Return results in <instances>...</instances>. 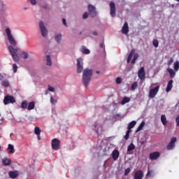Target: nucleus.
<instances>
[{
    "instance_id": "1",
    "label": "nucleus",
    "mask_w": 179,
    "mask_h": 179,
    "mask_svg": "<svg viewBox=\"0 0 179 179\" xmlns=\"http://www.w3.org/2000/svg\"><path fill=\"white\" fill-rule=\"evenodd\" d=\"M92 75H93V71L90 69H85L83 72V84L85 87L89 86L90 80L92 79Z\"/></svg>"
},
{
    "instance_id": "2",
    "label": "nucleus",
    "mask_w": 179,
    "mask_h": 179,
    "mask_svg": "<svg viewBox=\"0 0 179 179\" xmlns=\"http://www.w3.org/2000/svg\"><path fill=\"white\" fill-rule=\"evenodd\" d=\"M8 51H10L13 60L15 62H19L20 58H19V56L17 55V52H19V51H20V48H17L15 49V48H13V46L9 45L8 46Z\"/></svg>"
},
{
    "instance_id": "3",
    "label": "nucleus",
    "mask_w": 179,
    "mask_h": 179,
    "mask_svg": "<svg viewBox=\"0 0 179 179\" xmlns=\"http://www.w3.org/2000/svg\"><path fill=\"white\" fill-rule=\"evenodd\" d=\"M6 33L7 34L8 40L11 44V45H16L17 43L16 41H15V38H13V36H12V34L10 33V29L7 28L6 29Z\"/></svg>"
},
{
    "instance_id": "4",
    "label": "nucleus",
    "mask_w": 179,
    "mask_h": 179,
    "mask_svg": "<svg viewBox=\"0 0 179 179\" xmlns=\"http://www.w3.org/2000/svg\"><path fill=\"white\" fill-rule=\"evenodd\" d=\"M51 145L53 150H59L61 149V141L57 138L52 140Z\"/></svg>"
},
{
    "instance_id": "5",
    "label": "nucleus",
    "mask_w": 179,
    "mask_h": 179,
    "mask_svg": "<svg viewBox=\"0 0 179 179\" xmlns=\"http://www.w3.org/2000/svg\"><path fill=\"white\" fill-rule=\"evenodd\" d=\"M88 12L91 17H96V16H97V11H96V7H94V6L92 4L88 5Z\"/></svg>"
},
{
    "instance_id": "6",
    "label": "nucleus",
    "mask_w": 179,
    "mask_h": 179,
    "mask_svg": "<svg viewBox=\"0 0 179 179\" xmlns=\"http://www.w3.org/2000/svg\"><path fill=\"white\" fill-rule=\"evenodd\" d=\"M9 103H10L11 104H13V103H16V99H15V97L10 95H7L3 99V104L6 106L9 104Z\"/></svg>"
},
{
    "instance_id": "7",
    "label": "nucleus",
    "mask_w": 179,
    "mask_h": 179,
    "mask_svg": "<svg viewBox=\"0 0 179 179\" xmlns=\"http://www.w3.org/2000/svg\"><path fill=\"white\" fill-rule=\"evenodd\" d=\"M39 28L41 30V36L43 37H47V34L48 33V31H47V28H45V26L44 25V22L41 21L39 22Z\"/></svg>"
},
{
    "instance_id": "8",
    "label": "nucleus",
    "mask_w": 179,
    "mask_h": 179,
    "mask_svg": "<svg viewBox=\"0 0 179 179\" xmlns=\"http://www.w3.org/2000/svg\"><path fill=\"white\" fill-rule=\"evenodd\" d=\"M159 89H160L159 85H157L155 88L151 89L149 92V97L150 99H155V97H156V94L159 93Z\"/></svg>"
},
{
    "instance_id": "9",
    "label": "nucleus",
    "mask_w": 179,
    "mask_h": 179,
    "mask_svg": "<svg viewBox=\"0 0 179 179\" xmlns=\"http://www.w3.org/2000/svg\"><path fill=\"white\" fill-rule=\"evenodd\" d=\"M83 71V59L78 58L77 59V72L78 73H82Z\"/></svg>"
},
{
    "instance_id": "10",
    "label": "nucleus",
    "mask_w": 179,
    "mask_h": 179,
    "mask_svg": "<svg viewBox=\"0 0 179 179\" xmlns=\"http://www.w3.org/2000/svg\"><path fill=\"white\" fill-rule=\"evenodd\" d=\"M176 142H177V138L173 137L166 147L167 150H173L176 147Z\"/></svg>"
},
{
    "instance_id": "11",
    "label": "nucleus",
    "mask_w": 179,
    "mask_h": 179,
    "mask_svg": "<svg viewBox=\"0 0 179 179\" xmlns=\"http://www.w3.org/2000/svg\"><path fill=\"white\" fill-rule=\"evenodd\" d=\"M138 76L141 80H145V68L141 67L138 72Z\"/></svg>"
},
{
    "instance_id": "12",
    "label": "nucleus",
    "mask_w": 179,
    "mask_h": 179,
    "mask_svg": "<svg viewBox=\"0 0 179 179\" xmlns=\"http://www.w3.org/2000/svg\"><path fill=\"white\" fill-rule=\"evenodd\" d=\"M110 13L112 17H115V3L114 2L110 3Z\"/></svg>"
},
{
    "instance_id": "13",
    "label": "nucleus",
    "mask_w": 179,
    "mask_h": 179,
    "mask_svg": "<svg viewBox=\"0 0 179 179\" xmlns=\"http://www.w3.org/2000/svg\"><path fill=\"white\" fill-rule=\"evenodd\" d=\"M160 157V152H154L150 154V160H157Z\"/></svg>"
},
{
    "instance_id": "14",
    "label": "nucleus",
    "mask_w": 179,
    "mask_h": 179,
    "mask_svg": "<svg viewBox=\"0 0 179 179\" xmlns=\"http://www.w3.org/2000/svg\"><path fill=\"white\" fill-rule=\"evenodd\" d=\"M129 31V27L128 26V22H125L122 28V34H128Z\"/></svg>"
},
{
    "instance_id": "15",
    "label": "nucleus",
    "mask_w": 179,
    "mask_h": 179,
    "mask_svg": "<svg viewBox=\"0 0 179 179\" xmlns=\"http://www.w3.org/2000/svg\"><path fill=\"white\" fill-rule=\"evenodd\" d=\"M143 178V172L142 171H137L134 173V179H142Z\"/></svg>"
},
{
    "instance_id": "16",
    "label": "nucleus",
    "mask_w": 179,
    "mask_h": 179,
    "mask_svg": "<svg viewBox=\"0 0 179 179\" xmlns=\"http://www.w3.org/2000/svg\"><path fill=\"white\" fill-rule=\"evenodd\" d=\"M120 157V151L117 150H114L112 152L113 160L115 161Z\"/></svg>"
},
{
    "instance_id": "17",
    "label": "nucleus",
    "mask_w": 179,
    "mask_h": 179,
    "mask_svg": "<svg viewBox=\"0 0 179 179\" xmlns=\"http://www.w3.org/2000/svg\"><path fill=\"white\" fill-rule=\"evenodd\" d=\"M173 80H171L168 82L166 89V93H169V92H170L173 89Z\"/></svg>"
},
{
    "instance_id": "18",
    "label": "nucleus",
    "mask_w": 179,
    "mask_h": 179,
    "mask_svg": "<svg viewBox=\"0 0 179 179\" xmlns=\"http://www.w3.org/2000/svg\"><path fill=\"white\" fill-rule=\"evenodd\" d=\"M2 163L3 166H10V164H12V161H10L8 157H4L2 159Z\"/></svg>"
},
{
    "instance_id": "19",
    "label": "nucleus",
    "mask_w": 179,
    "mask_h": 179,
    "mask_svg": "<svg viewBox=\"0 0 179 179\" xmlns=\"http://www.w3.org/2000/svg\"><path fill=\"white\" fill-rule=\"evenodd\" d=\"M135 55V49H132L127 57V64H129L131 62V60L132 59V57Z\"/></svg>"
},
{
    "instance_id": "20",
    "label": "nucleus",
    "mask_w": 179,
    "mask_h": 179,
    "mask_svg": "<svg viewBox=\"0 0 179 179\" xmlns=\"http://www.w3.org/2000/svg\"><path fill=\"white\" fill-rule=\"evenodd\" d=\"M166 71L169 72L170 78H173L176 76V71L173 69L168 68Z\"/></svg>"
},
{
    "instance_id": "21",
    "label": "nucleus",
    "mask_w": 179,
    "mask_h": 179,
    "mask_svg": "<svg viewBox=\"0 0 179 179\" xmlns=\"http://www.w3.org/2000/svg\"><path fill=\"white\" fill-rule=\"evenodd\" d=\"M161 122L163 124L164 127L167 125V117H166L165 115H161Z\"/></svg>"
},
{
    "instance_id": "22",
    "label": "nucleus",
    "mask_w": 179,
    "mask_h": 179,
    "mask_svg": "<svg viewBox=\"0 0 179 179\" xmlns=\"http://www.w3.org/2000/svg\"><path fill=\"white\" fill-rule=\"evenodd\" d=\"M129 101H131V99L127 96H124L121 101L120 104H122V106H124V104H127V103H129Z\"/></svg>"
},
{
    "instance_id": "23",
    "label": "nucleus",
    "mask_w": 179,
    "mask_h": 179,
    "mask_svg": "<svg viewBox=\"0 0 179 179\" xmlns=\"http://www.w3.org/2000/svg\"><path fill=\"white\" fill-rule=\"evenodd\" d=\"M35 107H36V102H34V101H31L28 104V110H34Z\"/></svg>"
},
{
    "instance_id": "24",
    "label": "nucleus",
    "mask_w": 179,
    "mask_h": 179,
    "mask_svg": "<svg viewBox=\"0 0 179 179\" xmlns=\"http://www.w3.org/2000/svg\"><path fill=\"white\" fill-rule=\"evenodd\" d=\"M8 153L10 154L15 153V147H13L12 144H8Z\"/></svg>"
},
{
    "instance_id": "25",
    "label": "nucleus",
    "mask_w": 179,
    "mask_h": 179,
    "mask_svg": "<svg viewBox=\"0 0 179 179\" xmlns=\"http://www.w3.org/2000/svg\"><path fill=\"white\" fill-rule=\"evenodd\" d=\"M8 174L10 178H16L19 176L17 171H10Z\"/></svg>"
},
{
    "instance_id": "26",
    "label": "nucleus",
    "mask_w": 179,
    "mask_h": 179,
    "mask_svg": "<svg viewBox=\"0 0 179 179\" xmlns=\"http://www.w3.org/2000/svg\"><path fill=\"white\" fill-rule=\"evenodd\" d=\"M46 64L48 66H51V65H52V62H51V57L48 55L46 56Z\"/></svg>"
},
{
    "instance_id": "27",
    "label": "nucleus",
    "mask_w": 179,
    "mask_h": 179,
    "mask_svg": "<svg viewBox=\"0 0 179 179\" xmlns=\"http://www.w3.org/2000/svg\"><path fill=\"white\" fill-rule=\"evenodd\" d=\"M135 125H136V122L135 120L131 122L130 123H129L127 129H132V128H134V127H135Z\"/></svg>"
},
{
    "instance_id": "28",
    "label": "nucleus",
    "mask_w": 179,
    "mask_h": 179,
    "mask_svg": "<svg viewBox=\"0 0 179 179\" xmlns=\"http://www.w3.org/2000/svg\"><path fill=\"white\" fill-rule=\"evenodd\" d=\"M55 38L57 43H61V39L62 38V35L60 34H58L55 36Z\"/></svg>"
},
{
    "instance_id": "29",
    "label": "nucleus",
    "mask_w": 179,
    "mask_h": 179,
    "mask_svg": "<svg viewBox=\"0 0 179 179\" xmlns=\"http://www.w3.org/2000/svg\"><path fill=\"white\" fill-rule=\"evenodd\" d=\"M173 69H174L175 72L178 71V69H179V62L178 61H176L174 62Z\"/></svg>"
},
{
    "instance_id": "30",
    "label": "nucleus",
    "mask_w": 179,
    "mask_h": 179,
    "mask_svg": "<svg viewBox=\"0 0 179 179\" xmlns=\"http://www.w3.org/2000/svg\"><path fill=\"white\" fill-rule=\"evenodd\" d=\"M145 127V122H142L136 130V132H139Z\"/></svg>"
},
{
    "instance_id": "31",
    "label": "nucleus",
    "mask_w": 179,
    "mask_h": 179,
    "mask_svg": "<svg viewBox=\"0 0 179 179\" xmlns=\"http://www.w3.org/2000/svg\"><path fill=\"white\" fill-rule=\"evenodd\" d=\"M132 150H135V145H134L132 143L128 145L127 147V152H131Z\"/></svg>"
},
{
    "instance_id": "32",
    "label": "nucleus",
    "mask_w": 179,
    "mask_h": 179,
    "mask_svg": "<svg viewBox=\"0 0 179 179\" xmlns=\"http://www.w3.org/2000/svg\"><path fill=\"white\" fill-rule=\"evenodd\" d=\"M94 129L98 135L101 134V127H97V124H94Z\"/></svg>"
},
{
    "instance_id": "33",
    "label": "nucleus",
    "mask_w": 179,
    "mask_h": 179,
    "mask_svg": "<svg viewBox=\"0 0 179 179\" xmlns=\"http://www.w3.org/2000/svg\"><path fill=\"white\" fill-rule=\"evenodd\" d=\"M138 58H139V55H138V53H135L134 55V58L131 60V64H135V62H136V59H138Z\"/></svg>"
},
{
    "instance_id": "34",
    "label": "nucleus",
    "mask_w": 179,
    "mask_h": 179,
    "mask_svg": "<svg viewBox=\"0 0 179 179\" xmlns=\"http://www.w3.org/2000/svg\"><path fill=\"white\" fill-rule=\"evenodd\" d=\"M21 108H23L25 110V108H27V101H23L21 103Z\"/></svg>"
},
{
    "instance_id": "35",
    "label": "nucleus",
    "mask_w": 179,
    "mask_h": 179,
    "mask_svg": "<svg viewBox=\"0 0 179 179\" xmlns=\"http://www.w3.org/2000/svg\"><path fill=\"white\" fill-rule=\"evenodd\" d=\"M34 134L36 135H40L41 134V129L38 127H36L34 129Z\"/></svg>"
},
{
    "instance_id": "36",
    "label": "nucleus",
    "mask_w": 179,
    "mask_h": 179,
    "mask_svg": "<svg viewBox=\"0 0 179 179\" xmlns=\"http://www.w3.org/2000/svg\"><path fill=\"white\" fill-rule=\"evenodd\" d=\"M81 52H83V54H89L90 52V50L86 48H83L81 49Z\"/></svg>"
},
{
    "instance_id": "37",
    "label": "nucleus",
    "mask_w": 179,
    "mask_h": 179,
    "mask_svg": "<svg viewBox=\"0 0 179 179\" xmlns=\"http://www.w3.org/2000/svg\"><path fill=\"white\" fill-rule=\"evenodd\" d=\"M22 55L24 59H27V58H29V53H27V52H22Z\"/></svg>"
},
{
    "instance_id": "38",
    "label": "nucleus",
    "mask_w": 179,
    "mask_h": 179,
    "mask_svg": "<svg viewBox=\"0 0 179 179\" xmlns=\"http://www.w3.org/2000/svg\"><path fill=\"white\" fill-rule=\"evenodd\" d=\"M137 87H138V83L137 82H134L131 85V90H135L136 89H137Z\"/></svg>"
},
{
    "instance_id": "39",
    "label": "nucleus",
    "mask_w": 179,
    "mask_h": 179,
    "mask_svg": "<svg viewBox=\"0 0 179 179\" xmlns=\"http://www.w3.org/2000/svg\"><path fill=\"white\" fill-rule=\"evenodd\" d=\"M2 85H3V86H4L5 87H9V81H8V80H3V81H2Z\"/></svg>"
},
{
    "instance_id": "40",
    "label": "nucleus",
    "mask_w": 179,
    "mask_h": 179,
    "mask_svg": "<svg viewBox=\"0 0 179 179\" xmlns=\"http://www.w3.org/2000/svg\"><path fill=\"white\" fill-rule=\"evenodd\" d=\"M152 44L154 45V47H155L156 48H157V47H159V41L157 40H154L152 42Z\"/></svg>"
},
{
    "instance_id": "41",
    "label": "nucleus",
    "mask_w": 179,
    "mask_h": 179,
    "mask_svg": "<svg viewBox=\"0 0 179 179\" xmlns=\"http://www.w3.org/2000/svg\"><path fill=\"white\" fill-rule=\"evenodd\" d=\"M13 69L14 73H16V72H17V65H16V64H13Z\"/></svg>"
},
{
    "instance_id": "42",
    "label": "nucleus",
    "mask_w": 179,
    "mask_h": 179,
    "mask_svg": "<svg viewBox=\"0 0 179 179\" xmlns=\"http://www.w3.org/2000/svg\"><path fill=\"white\" fill-rule=\"evenodd\" d=\"M131 173V169L127 168L124 170V176H128Z\"/></svg>"
},
{
    "instance_id": "43",
    "label": "nucleus",
    "mask_w": 179,
    "mask_h": 179,
    "mask_svg": "<svg viewBox=\"0 0 179 179\" xmlns=\"http://www.w3.org/2000/svg\"><path fill=\"white\" fill-rule=\"evenodd\" d=\"M87 17H89V13L87 12L84 13L83 15V19L86 20L87 19Z\"/></svg>"
},
{
    "instance_id": "44",
    "label": "nucleus",
    "mask_w": 179,
    "mask_h": 179,
    "mask_svg": "<svg viewBox=\"0 0 179 179\" xmlns=\"http://www.w3.org/2000/svg\"><path fill=\"white\" fill-rule=\"evenodd\" d=\"M48 90L49 92H55V88H54V87H51V85H48Z\"/></svg>"
},
{
    "instance_id": "45",
    "label": "nucleus",
    "mask_w": 179,
    "mask_h": 179,
    "mask_svg": "<svg viewBox=\"0 0 179 179\" xmlns=\"http://www.w3.org/2000/svg\"><path fill=\"white\" fill-rule=\"evenodd\" d=\"M173 62H174V59L173 57H171V59L168 62V66H170V65H171Z\"/></svg>"
},
{
    "instance_id": "46",
    "label": "nucleus",
    "mask_w": 179,
    "mask_h": 179,
    "mask_svg": "<svg viewBox=\"0 0 179 179\" xmlns=\"http://www.w3.org/2000/svg\"><path fill=\"white\" fill-rule=\"evenodd\" d=\"M121 82H122L121 78H120V77H117V78H116V83H117V85H120V83H121Z\"/></svg>"
},
{
    "instance_id": "47",
    "label": "nucleus",
    "mask_w": 179,
    "mask_h": 179,
    "mask_svg": "<svg viewBox=\"0 0 179 179\" xmlns=\"http://www.w3.org/2000/svg\"><path fill=\"white\" fill-rule=\"evenodd\" d=\"M176 126L179 127V115L176 118Z\"/></svg>"
},
{
    "instance_id": "48",
    "label": "nucleus",
    "mask_w": 179,
    "mask_h": 179,
    "mask_svg": "<svg viewBox=\"0 0 179 179\" xmlns=\"http://www.w3.org/2000/svg\"><path fill=\"white\" fill-rule=\"evenodd\" d=\"M50 103L52 104H55L57 103V101H54V98L52 96L50 97Z\"/></svg>"
},
{
    "instance_id": "49",
    "label": "nucleus",
    "mask_w": 179,
    "mask_h": 179,
    "mask_svg": "<svg viewBox=\"0 0 179 179\" xmlns=\"http://www.w3.org/2000/svg\"><path fill=\"white\" fill-rule=\"evenodd\" d=\"M124 139L125 141H128V139H129V134H127L124 136Z\"/></svg>"
},
{
    "instance_id": "50",
    "label": "nucleus",
    "mask_w": 179,
    "mask_h": 179,
    "mask_svg": "<svg viewBox=\"0 0 179 179\" xmlns=\"http://www.w3.org/2000/svg\"><path fill=\"white\" fill-rule=\"evenodd\" d=\"M31 5H36L37 3V1L36 0H29Z\"/></svg>"
},
{
    "instance_id": "51",
    "label": "nucleus",
    "mask_w": 179,
    "mask_h": 179,
    "mask_svg": "<svg viewBox=\"0 0 179 179\" xmlns=\"http://www.w3.org/2000/svg\"><path fill=\"white\" fill-rule=\"evenodd\" d=\"M62 23L64 26H66V20H65V18L62 19Z\"/></svg>"
},
{
    "instance_id": "52",
    "label": "nucleus",
    "mask_w": 179,
    "mask_h": 179,
    "mask_svg": "<svg viewBox=\"0 0 179 179\" xmlns=\"http://www.w3.org/2000/svg\"><path fill=\"white\" fill-rule=\"evenodd\" d=\"M99 47H100V48H104V43L101 42V43L99 44Z\"/></svg>"
},
{
    "instance_id": "53",
    "label": "nucleus",
    "mask_w": 179,
    "mask_h": 179,
    "mask_svg": "<svg viewBox=\"0 0 179 179\" xmlns=\"http://www.w3.org/2000/svg\"><path fill=\"white\" fill-rule=\"evenodd\" d=\"M131 131L132 130L131 129H128L126 134L129 135V134H131Z\"/></svg>"
},
{
    "instance_id": "54",
    "label": "nucleus",
    "mask_w": 179,
    "mask_h": 179,
    "mask_svg": "<svg viewBox=\"0 0 179 179\" xmlns=\"http://www.w3.org/2000/svg\"><path fill=\"white\" fill-rule=\"evenodd\" d=\"M150 174H151V173H150V170H148V173H147V177H150Z\"/></svg>"
},
{
    "instance_id": "55",
    "label": "nucleus",
    "mask_w": 179,
    "mask_h": 179,
    "mask_svg": "<svg viewBox=\"0 0 179 179\" xmlns=\"http://www.w3.org/2000/svg\"><path fill=\"white\" fill-rule=\"evenodd\" d=\"M92 34H93L94 36H97V31H94L92 32Z\"/></svg>"
},
{
    "instance_id": "56",
    "label": "nucleus",
    "mask_w": 179,
    "mask_h": 179,
    "mask_svg": "<svg viewBox=\"0 0 179 179\" xmlns=\"http://www.w3.org/2000/svg\"><path fill=\"white\" fill-rule=\"evenodd\" d=\"M2 79H3V76H2V74L0 73V80H2Z\"/></svg>"
},
{
    "instance_id": "57",
    "label": "nucleus",
    "mask_w": 179,
    "mask_h": 179,
    "mask_svg": "<svg viewBox=\"0 0 179 179\" xmlns=\"http://www.w3.org/2000/svg\"><path fill=\"white\" fill-rule=\"evenodd\" d=\"M37 138H38V141H41V137L40 136V135H37Z\"/></svg>"
},
{
    "instance_id": "58",
    "label": "nucleus",
    "mask_w": 179,
    "mask_h": 179,
    "mask_svg": "<svg viewBox=\"0 0 179 179\" xmlns=\"http://www.w3.org/2000/svg\"><path fill=\"white\" fill-rule=\"evenodd\" d=\"M43 8H45V9H47V8H48V5L43 6Z\"/></svg>"
},
{
    "instance_id": "59",
    "label": "nucleus",
    "mask_w": 179,
    "mask_h": 179,
    "mask_svg": "<svg viewBox=\"0 0 179 179\" xmlns=\"http://www.w3.org/2000/svg\"><path fill=\"white\" fill-rule=\"evenodd\" d=\"M96 73H97V74L99 75V73H100V71H97L96 72Z\"/></svg>"
},
{
    "instance_id": "60",
    "label": "nucleus",
    "mask_w": 179,
    "mask_h": 179,
    "mask_svg": "<svg viewBox=\"0 0 179 179\" xmlns=\"http://www.w3.org/2000/svg\"><path fill=\"white\" fill-rule=\"evenodd\" d=\"M45 94H48V92L46 91V92H45Z\"/></svg>"
},
{
    "instance_id": "61",
    "label": "nucleus",
    "mask_w": 179,
    "mask_h": 179,
    "mask_svg": "<svg viewBox=\"0 0 179 179\" xmlns=\"http://www.w3.org/2000/svg\"><path fill=\"white\" fill-rule=\"evenodd\" d=\"M175 1H176L177 2H179V0H175Z\"/></svg>"
},
{
    "instance_id": "62",
    "label": "nucleus",
    "mask_w": 179,
    "mask_h": 179,
    "mask_svg": "<svg viewBox=\"0 0 179 179\" xmlns=\"http://www.w3.org/2000/svg\"><path fill=\"white\" fill-rule=\"evenodd\" d=\"M2 8H3V4L1 5Z\"/></svg>"
},
{
    "instance_id": "63",
    "label": "nucleus",
    "mask_w": 179,
    "mask_h": 179,
    "mask_svg": "<svg viewBox=\"0 0 179 179\" xmlns=\"http://www.w3.org/2000/svg\"><path fill=\"white\" fill-rule=\"evenodd\" d=\"M0 150H1V146H0Z\"/></svg>"
}]
</instances>
